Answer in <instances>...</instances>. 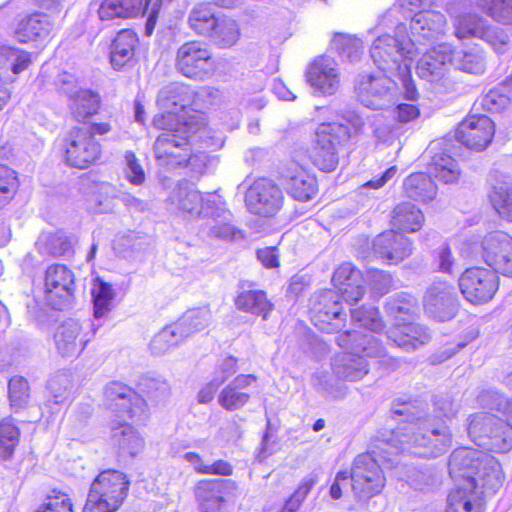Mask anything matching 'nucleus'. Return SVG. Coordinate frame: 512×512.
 <instances>
[{
	"instance_id": "a878e982",
	"label": "nucleus",
	"mask_w": 512,
	"mask_h": 512,
	"mask_svg": "<svg viewBox=\"0 0 512 512\" xmlns=\"http://www.w3.org/2000/svg\"><path fill=\"white\" fill-rule=\"evenodd\" d=\"M459 403L454 397L449 394H441L435 396L434 399V412L437 413L436 416L430 415H421L420 413H414L410 410V405L403 404L401 408H395L393 412L398 415H408L410 418L407 422L402 423L400 426H406L410 424L423 423V425L431 426L434 424L442 423L444 424L450 435H452L450 428L446 424V422L441 418L451 419L458 413ZM453 441V436H451V442ZM452 447V443L450 444V448Z\"/></svg>"
},
{
	"instance_id": "bf43d9fd",
	"label": "nucleus",
	"mask_w": 512,
	"mask_h": 512,
	"mask_svg": "<svg viewBox=\"0 0 512 512\" xmlns=\"http://www.w3.org/2000/svg\"><path fill=\"white\" fill-rule=\"evenodd\" d=\"M486 20L474 14H462L455 19V35L458 39H465L468 37L479 38L486 25Z\"/></svg>"
},
{
	"instance_id": "13d9d810",
	"label": "nucleus",
	"mask_w": 512,
	"mask_h": 512,
	"mask_svg": "<svg viewBox=\"0 0 512 512\" xmlns=\"http://www.w3.org/2000/svg\"><path fill=\"white\" fill-rule=\"evenodd\" d=\"M138 388L141 393L155 403L164 401L170 391L169 385L164 379L151 375L142 376Z\"/></svg>"
},
{
	"instance_id": "79ce46f5",
	"label": "nucleus",
	"mask_w": 512,
	"mask_h": 512,
	"mask_svg": "<svg viewBox=\"0 0 512 512\" xmlns=\"http://www.w3.org/2000/svg\"><path fill=\"white\" fill-rule=\"evenodd\" d=\"M403 190L407 197L422 202L433 200L437 193L431 176L425 173L409 175L403 182Z\"/></svg>"
},
{
	"instance_id": "6ab92c4d",
	"label": "nucleus",
	"mask_w": 512,
	"mask_h": 512,
	"mask_svg": "<svg viewBox=\"0 0 512 512\" xmlns=\"http://www.w3.org/2000/svg\"><path fill=\"white\" fill-rule=\"evenodd\" d=\"M283 201L282 190L265 178L256 180L248 188L245 196L250 212L265 217L274 216L282 208Z\"/></svg>"
},
{
	"instance_id": "f03ea898",
	"label": "nucleus",
	"mask_w": 512,
	"mask_h": 512,
	"mask_svg": "<svg viewBox=\"0 0 512 512\" xmlns=\"http://www.w3.org/2000/svg\"><path fill=\"white\" fill-rule=\"evenodd\" d=\"M448 469L455 487L448 495L446 512H484V495L494 494L504 480L495 457L466 447L452 452Z\"/></svg>"
},
{
	"instance_id": "4d7b16f0",
	"label": "nucleus",
	"mask_w": 512,
	"mask_h": 512,
	"mask_svg": "<svg viewBox=\"0 0 512 512\" xmlns=\"http://www.w3.org/2000/svg\"><path fill=\"white\" fill-rule=\"evenodd\" d=\"M351 320L355 327L365 328L371 332H379L383 328L379 310L374 306L352 309Z\"/></svg>"
},
{
	"instance_id": "7c9ffc66",
	"label": "nucleus",
	"mask_w": 512,
	"mask_h": 512,
	"mask_svg": "<svg viewBox=\"0 0 512 512\" xmlns=\"http://www.w3.org/2000/svg\"><path fill=\"white\" fill-rule=\"evenodd\" d=\"M31 64L30 53L10 46L0 47V78L8 71L19 74ZM11 93L0 84V110L7 104Z\"/></svg>"
},
{
	"instance_id": "3c124183",
	"label": "nucleus",
	"mask_w": 512,
	"mask_h": 512,
	"mask_svg": "<svg viewBox=\"0 0 512 512\" xmlns=\"http://www.w3.org/2000/svg\"><path fill=\"white\" fill-rule=\"evenodd\" d=\"M240 36L238 24L235 20L226 16H220L217 24L214 25L212 33L208 34L213 43L219 47H230L234 45Z\"/></svg>"
},
{
	"instance_id": "a19ab883",
	"label": "nucleus",
	"mask_w": 512,
	"mask_h": 512,
	"mask_svg": "<svg viewBox=\"0 0 512 512\" xmlns=\"http://www.w3.org/2000/svg\"><path fill=\"white\" fill-rule=\"evenodd\" d=\"M423 222L422 211L410 202L399 203L392 211V226L404 232L418 231Z\"/></svg>"
},
{
	"instance_id": "0e129e2a",
	"label": "nucleus",
	"mask_w": 512,
	"mask_h": 512,
	"mask_svg": "<svg viewBox=\"0 0 512 512\" xmlns=\"http://www.w3.org/2000/svg\"><path fill=\"white\" fill-rule=\"evenodd\" d=\"M491 17L505 24L512 22V0H477Z\"/></svg>"
},
{
	"instance_id": "37998d69",
	"label": "nucleus",
	"mask_w": 512,
	"mask_h": 512,
	"mask_svg": "<svg viewBox=\"0 0 512 512\" xmlns=\"http://www.w3.org/2000/svg\"><path fill=\"white\" fill-rule=\"evenodd\" d=\"M451 65L467 73L481 74L485 70V57L478 46L467 49L452 50Z\"/></svg>"
},
{
	"instance_id": "052dcab7",
	"label": "nucleus",
	"mask_w": 512,
	"mask_h": 512,
	"mask_svg": "<svg viewBox=\"0 0 512 512\" xmlns=\"http://www.w3.org/2000/svg\"><path fill=\"white\" fill-rule=\"evenodd\" d=\"M311 381L316 391L327 398L342 399L347 394V387L343 384L333 383L326 372H316Z\"/></svg>"
},
{
	"instance_id": "4468645a",
	"label": "nucleus",
	"mask_w": 512,
	"mask_h": 512,
	"mask_svg": "<svg viewBox=\"0 0 512 512\" xmlns=\"http://www.w3.org/2000/svg\"><path fill=\"white\" fill-rule=\"evenodd\" d=\"M168 201L183 217L189 218L214 215L212 209L217 204L212 194L203 195L185 181L179 182L173 188Z\"/></svg>"
},
{
	"instance_id": "dca6fc26",
	"label": "nucleus",
	"mask_w": 512,
	"mask_h": 512,
	"mask_svg": "<svg viewBox=\"0 0 512 512\" xmlns=\"http://www.w3.org/2000/svg\"><path fill=\"white\" fill-rule=\"evenodd\" d=\"M341 294L333 290L320 292L312 299V321L325 333L339 331L345 324Z\"/></svg>"
},
{
	"instance_id": "8fccbe9b",
	"label": "nucleus",
	"mask_w": 512,
	"mask_h": 512,
	"mask_svg": "<svg viewBox=\"0 0 512 512\" xmlns=\"http://www.w3.org/2000/svg\"><path fill=\"white\" fill-rule=\"evenodd\" d=\"M70 101L71 112L78 121H85L94 115L100 103L98 94L87 89L79 91Z\"/></svg>"
},
{
	"instance_id": "f3484780",
	"label": "nucleus",
	"mask_w": 512,
	"mask_h": 512,
	"mask_svg": "<svg viewBox=\"0 0 512 512\" xmlns=\"http://www.w3.org/2000/svg\"><path fill=\"white\" fill-rule=\"evenodd\" d=\"M481 257L496 275L512 277V237L506 232L493 231L485 235Z\"/></svg>"
},
{
	"instance_id": "aec40b11",
	"label": "nucleus",
	"mask_w": 512,
	"mask_h": 512,
	"mask_svg": "<svg viewBox=\"0 0 512 512\" xmlns=\"http://www.w3.org/2000/svg\"><path fill=\"white\" fill-rule=\"evenodd\" d=\"M100 145L85 128L73 129L65 144V161L68 165L85 169L100 156Z\"/></svg>"
},
{
	"instance_id": "423d86ee",
	"label": "nucleus",
	"mask_w": 512,
	"mask_h": 512,
	"mask_svg": "<svg viewBox=\"0 0 512 512\" xmlns=\"http://www.w3.org/2000/svg\"><path fill=\"white\" fill-rule=\"evenodd\" d=\"M385 309L395 320L394 326L387 331V338L397 347L411 352L430 341L431 334L425 326L408 322L418 310L413 296L404 292L398 293L388 299Z\"/></svg>"
},
{
	"instance_id": "5701e85b",
	"label": "nucleus",
	"mask_w": 512,
	"mask_h": 512,
	"mask_svg": "<svg viewBox=\"0 0 512 512\" xmlns=\"http://www.w3.org/2000/svg\"><path fill=\"white\" fill-rule=\"evenodd\" d=\"M306 80L317 95H333L340 87V73L330 56H318L308 66Z\"/></svg>"
},
{
	"instance_id": "4be33fe9",
	"label": "nucleus",
	"mask_w": 512,
	"mask_h": 512,
	"mask_svg": "<svg viewBox=\"0 0 512 512\" xmlns=\"http://www.w3.org/2000/svg\"><path fill=\"white\" fill-rule=\"evenodd\" d=\"M424 309L430 317L438 321L452 319L458 310L454 287L444 281L432 283L424 296Z\"/></svg>"
},
{
	"instance_id": "c85d7f7f",
	"label": "nucleus",
	"mask_w": 512,
	"mask_h": 512,
	"mask_svg": "<svg viewBox=\"0 0 512 512\" xmlns=\"http://www.w3.org/2000/svg\"><path fill=\"white\" fill-rule=\"evenodd\" d=\"M412 249V242L394 230L383 232L373 241L375 255L392 264H397L409 257Z\"/></svg>"
},
{
	"instance_id": "c756f323",
	"label": "nucleus",
	"mask_w": 512,
	"mask_h": 512,
	"mask_svg": "<svg viewBox=\"0 0 512 512\" xmlns=\"http://www.w3.org/2000/svg\"><path fill=\"white\" fill-rule=\"evenodd\" d=\"M334 286L341 294V298L348 304L357 303L365 293L362 274L351 263L341 264L334 272L332 277Z\"/></svg>"
},
{
	"instance_id": "4c0bfd02",
	"label": "nucleus",
	"mask_w": 512,
	"mask_h": 512,
	"mask_svg": "<svg viewBox=\"0 0 512 512\" xmlns=\"http://www.w3.org/2000/svg\"><path fill=\"white\" fill-rule=\"evenodd\" d=\"M241 288L242 291L235 299L237 309L267 319L273 304L268 300L266 293L263 290L245 289L244 284Z\"/></svg>"
},
{
	"instance_id": "e433bc0d",
	"label": "nucleus",
	"mask_w": 512,
	"mask_h": 512,
	"mask_svg": "<svg viewBox=\"0 0 512 512\" xmlns=\"http://www.w3.org/2000/svg\"><path fill=\"white\" fill-rule=\"evenodd\" d=\"M212 211L214 212V215L206 216L208 218L207 234L210 237L223 240H237L244 238L242 231L231 225V213L222 208L219 202H217Z\"/></svg>"
},
{
	"instance_id": "cd10ccee",
	"label": "nucleus",
	"mask_w": 512,
	"mask_h": 512,
	"mask_svg": "<svg viewBox=\"0 0 512 512\" xmlns=\"http://www.w3.org/2000/svg\"><path fill=\"white\" fill-rule=\"evenodd\" d=\"M446 18L439 11L420 10L414 14L410 22L413 44H425L427 41L437 39L444 32Z\"/></svg>"
},
{
	"instance_id": "393cba45",
	"label": "nucleus",
	"mask_w": 512,
	"mask_h": 512,
	"mask_svg": "<svg viewBox=\"0 0 512 512\" xmlns=\"http://www.w3.org/2000/svg\"><path fill=\"white\" fill-rule=\"evenodd\" d=\"M237 489L230 479H202L194 486V496L200 512H221L225 495Z\"/></svg>"
},
{
	"instance_id": "69168bd1",
	"label": "nucleus",
	"mask_w": 512,
	"mask_h": 512,
	"mask_svg": "<svg viewBox=\"0 0 512 512\" xmlns=\"http://www.w3.org/2000/svg\"><path fill=\"white\" fill-rule=\"evenodd\" d=\"M505 90V87H496L489 90V92L483 96L481 106L491 113L501 112L510 103V99Z\"/></svg>"
},
{
	"instance_id": "a211bd4d",
	"label": "nucleus",
	"mask_w": 512,
	"mask_h": 512,
	"mask_svg": "<svg viewBox=\"0 0 512 512\" xmlns=\"http://www.w3.org/2000/svg\"><path fill=\"white\" fill-rule=\"evenodd\" d=\"M104 403L119 418L140 419L146 409L145 399L132 388L120 383L111 382L104 390Z\"/></svg>"
},
{
	"instance_id": "e2e57ef3",
	"label": "nucleus",
	"mask_w": 512,
	"mask_h": 512,
	"mask_svg": "<svg viewBox=\"0 0 512 512\" xmlns=\"http://www.w3.org/2000/svg\"><path fill=\"white\" fill-rule=\"evenodd\" d=\"M18 188L16 172L0 165V208L7 205L15 196Z\"/></svg>"
},
{
	"instance_id": "39448f33",
	"label": "nucleus",
	"mask_w": 512,
	"mask_h": 512,
	"mask_svg": "<svg viewBox=\"0 0 512 512\" xmlns=\"http://www.w3.org/2000/svg\"><path fill=\"white\" fill-rule=\"evenodd\" d=\"M171 123V127L159 128L163 132L156 138L153 150L159 166L174 169L185 165L191 158V144L199 134L201 138L206 133L204 121L195 120Z\"/></svg>"
},
{
	"instance_id": "412c9836",
	"label": "nucleus",
	"mask_w": 512,
	"mask_h": 512,
	"mask_svg": "<svg viewBox=\"0 0 512 512\" xmlns=\"http://www.w3.org/2000/svg\"><path fill=\"white\" fill-rule=\"evenodd\" d=\"M495 133L493 121L486 115H469L457 127L455 138L467 148L483 151Z\"/></svg>"
},
{
	"instance_id": "0eeeda50",
	"label": "nucleus",
	"mask_w": 512,
	"mask_h": 512,
	"mask_svg": "<svg viewBox=\"0 0 512 512\" xmlns=\"http://www.w3.org/2000/svg\"><path fill=\"white\" fill-rule=\"evenodd\" d=\"M506 421L490 412H478L467 419L469 438L479 447L496 453L512 449V399L505 403Z\"/></svg>"
},
{
	"instance_id": "09e8293b",
	"label": "nucleus",
	"mask_w": 512,
	"mask_h": 512,
	"mask_svg": "<svg viewBox=\"0 0 512 512\" xmlns=\"http://www.w3.org/2000/svg\"><path fill=\"white\" fill-rule=\"evenodd\" d=\"M211 320V311L200 307L186 311L176 322L185 338L205 329Z\"/></svg>"
},
{
	"instance_id": "f8f14e48",
	"label": "nucleus",
	"mask_w": 512,
	"mask_h": 512,
	"mask_svg": "<svg viewBox=\"0 0 512 512\" xmlns=\"http://www.w3.org/2000/svg\"><path fill=\"white\" fill-rule=\"evenodd\" d=\"M175 67L185 77L203 80L214 71L215 63L204 43L189 41L178 48Z\"/></svg>"
},
{
	"instance_id": "f704fd0d",
	"label": "nucleus",
	"mask_w": 512,
	"mask_h": 512,
	"mask_svg": "<svg viewBox=\"0 0 512 512\" xmlns=\"http://www.w3.org/2000/svg\"><path fill=\"white\" fill-rule=\"evenodd\" d=\"M138 43L137 35L129 29L117 33L110 46V62L114 69L120 70L131 64Z\"/></svg>"
},
{
	"instance_id": "2f4dec72",
	"label": "nucleus",
	"mask_w": 512,
	"mask_h": 512,
	"mask_svg": "<svg viewBox=\"0 0 512 512\" xmlns=\"http://www.w3.org/2000/svg\"><path fill=\"white\" fill-rule=\"evenodd\" d=\"M54 30L51 18L44 13H33L21 19L17 24L15 35L19 42L45 40Z\"/></svg>"
},
{
	"instance_id": "ddd939ff",
	"label": "nucleus",
	"mask_w": 512,
	"mask_h": 512,
	"mask_svg": "<svg viewBox=\"0 0 512 512\" xmlns=\"http://www.w3.org/2000/svg\"><path fill=\"white\" fill-rule=\"evenodd\" d=\"M75 292V276L66 265L54 264L47 268L44 278L45 300L55 310L68 306Z\"/></svg>"
},
{
	"instance_id": "603ef678",
	"label": "nucleus",
	"mask_w": 512,
	"mask_h": 512,
	"mask_svg": "<svg viewBox=\"0 0 512 512\" xmlns=\"http://www.w3.org/2000/svg\"><path fill=\"white\" fill-rule=\"evenodd\" d=\"M185 339L177 323L164 327L150 342L151 352L162 355L176 347Z\"/></svg>"
},
{
	"instance_id": "864d4df0",
	"label": "nucleus",
	"mask_w": 512,
	"mask_h": 512,
	"mask_svg": "<svg viewBox=\"0 0 512 512\" xmlns=\"http://www.w3.org/2000/svg\"><path fill=\"white\" fill-rule=\"evenodd\" d=\"M94 308V317L100 319L105 316L112 306L114 291L112 286L103 281H96L91 290Z\"/></svg>"
},
{
	"instance_id": "473e14b6",
	"label": "nucleus",
	"mask_w": 512,
	"mask_h": 512,
	"mask_svg": "<svg viewBox=\"0 0 512 512\" xmlns=\"http://www.w3.org/2000/svg\"><path fill=\"white\" fill-rule=\"evenodd\" d=\"M152 0H102L98 14L101 20L132 18L148 10Z\"/></svg>"
},
{
	"instance_id": "a18cd8bd",
	"label": "nucleus",
	"mask_w": 512,
	"mask_h": 512,
	"mask_svg": "<svg viewBox=\"0 0 512 512\" xmlns=\"http://www.w3.org/2000/svg\"><path fill=\"white\" fill-rule=\"evenodd\" d=\"M428 173L444 183H453L458 180L460 169L458 163L450 155L437 153L432 156L428 165Z\"/></svg>"
},
{
	"instance_id": "9d476101",
	"label": "nucleus",
	"mask_w": 512,
	"mask_h": 512,
	"mask_svg": "<svg viewBox=\"0 0 512 512\" xmlns=\"http://www.w3.org/2000/svg\"><path fill=\"white\" fill-rule=\"evenodd\" d=\"M194 99V92L190 86L181 83H171L163 87L157 97V104L161 113L153 119L156 128L171 127V123L195 120L204 121L201 114L190 109Z\"/></svg>"
},
{
	"instance_id": "ea45409f",
	"label": "nucleus",
	"mask_w": 512,
	"mask_h": 512,
	"mask_svg": "<svg viewBox=\"0 0 512 512\" xmlns=\"http://www.w3.org/2000/svg\"><path fill=\"white\" fill-rule=\"evenodd\" d=\"M396 469L404 470V476L402 478L415 490H432L440 483V474L432 465L416 467L405 463L400 466V462L398 461Z\"/></svg>"
},
{
	"instance_id": "680f3d73",
	"label": "nucleus",
	"mask_w": 512,
	"mask_h": 512,
	"mask_svg": "<svg viewBox=\"0 0 512 512\" xmlns=\"http://www.w3.org/2000/svg\"><path fill=\"white\" fill-rule=\"evenodd\" d=\"M8 395L11 407L18 411L28 404L30 393L27 380L21 376H14L8 384Z\"/></svg>"
},
{
	"instance_id": "9b49d317",
	"label": "nucleus",
	"mask_w": 512,
	"mask_h": 512,
	"mask_svg": "<svg viewBox=\"0 0 512 512\" xmlns=\"http://www.w3.org/2000/svg\"><path fill=\"white\" fill-rule=\"evenodd\" d=\"M384 73L363 74L357 78L355 91L359 101L365 107L379 110L394 104L397 85Z\"/></svg>"
},
{
	"instance_id": "6e6552de",
	"label": "nucleus",
	"mask_w": 512,
	"mask_h": 512,
	"mask_svg": "<svg viewBox=\"0 0 512 512\" xmlns=\"http://www.w3.org/2000/svg\"><path fill=\"white\" fill-rule=\"evenodd\" d=\"M414 52L413 40L407 36V27L399 23L394 35L381 34L373 42L370 55L382 72L394 75L396 71L407 72Z\"/></svg>"
},
{
	"instance_id": "c03bdc74",
	"label": "nucleus",
	"mask_w": 512,
	"mask_h": 512,
	"mask_svg": "<svg viewBox=\"0 0 512 512\" xmlns=\"http://www.w3.org/2000/svg\"><path fill=\"white\" fill-rule=\"evenodd\" d=\"M215 6L211 3H199L191 10L188 23L189 27L199 35L207 36L212 33L213 27L217 24Z\"/></svg>"
},
{
	"instance_id": "58836bf2",
	"label": "nucleus",
	"mask_w": 512,
	"mask_h": 512,
	"mask_svg": "<svg viewBox=\"0 0 512 512\" xmlns=\"http://www.w3.org/2000/svg\"><path fill=\"white\" fill-rule=\"evenodd\" d=\"M285 186L294 199L303 202L311 200L317 192L315 177L301 167L287 174Z\"/></svg>"
},
{
	"instance_id": "49530a36",
	"label": "nucleus",
	"mask_w": 512,
	"mask_h": 512,
	"mask_svg": "<svg viewBox=\"0 0 512 512\" xmlns=\"http://www.w3.org/2000/svg\"><path fill=\"white\" fill-rule=\"evenodd\" d=\"M331 48L349 62H357L363 54L362 40L354 35L336 33L331 40Z\"/></svg>"
},
{
	"instance_id": "de8ad7c7",
	"label": "nucleus",
	"mask_w": 512,
	"mask_h": 512,
	"mask_svg": "<svg viewBox=\"0 0 512 512\" xmlns=\"http://www.w3.org/2000/svg\"><path fill=\"white\" fill-rule=\"evenodd\" d=\"M36 245L40 253L54 257L69 255L73 247L70 237L63 232L44 234Z\"/></svg>"
},
{
	"instance_id": "20e7f679",
	"label": "nucleus",
	"mask_w": 512,
	"mask_h": 512,
	"mask_svg": "<svg viewBox=\"0 0 512 512\" xmlns=\"http://www.w3.org/2000/svg\"><path fill=\"white\" fill-rule=\"evenodd\" d=\"M363 125L362 117L353 111L345 113L340 121L319 124L312 152L314 165L322 171H333L338 165L339 148L353 139Z\"/></svg>"
},
{
	"instance_id": "c9c22d12",
	"label": "nucleus",
	"mask_w": 512,
	"mask_h": 512,
	"mask_svg": "<svg viewBox=\"0 0 512 512\" xmlns=\"http://www.w3.org/2000/svg\"><path fill=\"white\" fill-rule=\"evenodd\" d=\"M111 443L123 457L136 456L144 447L139 433L131 425L121 422L112 427Z\"/></svg>"
},
{
	"instance_id": "1a4fd4ad",
	"label": "nucleus",
	"mask_w": 512,
	"mask_h": 512,
	"mask_svg": "<svg viewBox=\"0 0 512 512\" xmlns=\"http://www.w3.org/2000/svg\"><path fill=\"white\" fill-rule=\"evenodd\" d=\"M130 481L121 471L108 469L93 480L82 512H116L129 491Z\"/></svg>"
},
{
	"instance_id": "bb28decb",
	"label": "nucleus",
	"mask_w": 512,
	"mask_h": 512,
	"mask_svg": "<svg viewBox=\"0 0 512 512\" xmlns=\"http://www.w3.org/2000/svg\"><path fill=\"white\" fill-rule=\"evenodd\" d=\"M450 44H439L425 52L417 62L416 71L421 79L430 83H438L444 79L451 66Z\"/></svg>"
},
{
	"instance_id": "72a5a7b5",
	"label": "nucleus",
	"mask_w": 512,
	"mask_h": 512,
	"mask_svg": "<svg viewBox=\"0 0 512 512\" xmlns=\"http://www.w3.org/2000/svg\"><path fill=\"white\" fill-rule=\"evenodd\" d=\"M256 380L252 374L238 375L219 394L218 402L226 410L234 411L242 408L250 399L244 390Z\"/></svg>"
},
{
	"instance_id": "5fc2aeb1",
	"label": "nucleus",
	"mask_w": 512,
	"mask_h": 512,
	"mask_svg": "<svg viewBox=\"0 0 512 512\" xmlns=\"http://www.w3.org/2000/svg\"><path fill=\"white\" fill-rule=\"evenodd\" d=\"M20 430L12 418H4L0 422V454L7 460L12 457L19 443Z\"/></svg>"
},
{
	"instance_id": "2eb2a0df",
	"label": "nucleus",
	"mask_w": 512,
	"mask_h": 512,
	"mask_svg": "<svg viewBox=\"0 0 512 512\" xmlns=\"http://www.w3.org/2000/svg\"><path fill=\"white\" fill-rule=\"evenodd\" d=\"M498 286L495 272L481 267L468 268L459 278L461 293L467 301L475 305L491 301Z\"/></svg>"
},
{
	"instance_id": "338daca9",
	"label": "nucleus",
	"mask_w": 512,
	"mask_h": 512,
	"mask_svg": "<svg viewBox=\"0 0 512 512\" xmlns=\"http://www.w3.org/2000/svg\"><path fill=\"white\" fill-rule=\"evenodd\" d=\"M479 38L489 43L497 53H503L509 41L508 35L502 29L487 24Z\"/></svg>"
},
{
	"instance_id": "774afa93",
	"label": "nucleus",
	"mask_w": 512,
	"mask_h": 512,
	"mask_svg": "<svg viewBox=\"0 0 512 512\" xmlns=\"http://www.w3.org/2000/svg\"><path fill=\"white\" fill-rule=\"evenodd\" d=\"M71 499L66 494L48 497L47 500L33 512H73Z\"/></svg>"
},
{
	"instance_id": "f257e3e1",
	"label": "nucleus",
	"mask_w": 512,
	"mask_h": 512,
	"mask_svg": "<svg viewBox=\"0 0 512 512\" xmlns=\"http://www.w3.org/2000/svg\"><path fill=\"white\" fill-rule=\"evenodd\" d=\"M450 444L451 435L442 423L426 426L419 422L378 432L369 451L357 455L348 471L355 499L367 502L382 492L386 478L381 465L397 468L400 453L438 457L450 449Z\"/></svg>"
},
{
	"instance_id": "7ed1b4c3",
	"label": "nucleus",
	"mask_w": 512,
	"mask_h": 512,
	"mask_svg": "<svg viewBox=\"0 0 512 512\" xmlns=\"http://www.w3.org/2000/svg\"><path fill=\"white\" fill-rule=\"evenodd\" d=\"M336 343L346 352L337 354L332 361L334 375L345 381H359L369 372L367 358L386 357L385 348L379 340L357 330H347L338 334Z\"/></svg>"
},
{
	"instance_id": "b1692460",
	"label": "nucleus",
	"mask_w": 512,
	"mask_h": 512,
	"mask_svg": "<svg viewBox=\"0 0 512 512\" xmlns=\"http://www.w3.org/2000/svg\"><path fill=\"white\" fill-rule=\"evenodd\" d=\"M90 326L89 322L81 323L74 319L59 325L54 333L57 352L63 358H76L91 340L90 332L83 331Z\"/></svg>"
},
{
	"instance_id": "6e6d98bb",
	"label": "nucleus",
	"mask_w": 512,
	"mask_h": 512,
	"mask_svg": "<svg viewBox=\"0 0 512 512\" xmlns=\"http://www.w3.org/2000/svg\"><path fill=\"white\" fill-rule=\"evenodd\" d=\"M490 200L503 218L512 221V183L502 182L493 187Z\"/></svg>"
}]
</instances>
